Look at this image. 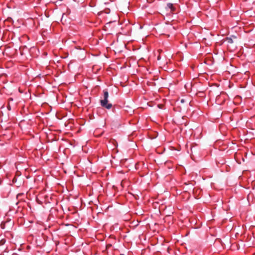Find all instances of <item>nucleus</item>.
<instances>
[{"mask_svg": "<svg viewBox=\"0 0 255 255\" xmlns=\"http://www.w3.org/2000/svg\"><path fill=\"white\" fill-rule=\"evenodd\" d=\"M166 8L170 9L171 11H174L175 10L173 4L171 3H168L167 4Z\"/></svg>", "mask_w": 255, "mask_h": 255, "instance_id": "nucleus-2", "label": "nucleus"}, {"mask_svg": "<svg viewBox=\"0 0 255 255\" xmlns=\"http://www.w3.org/2000/svg\"><path fill=\"white\" fill-rule=\"evenodd\" d=\"M103 93H104V95H103L104 98H103V99H102L100 101L101 105L103 107H104L107 109H110L112 107V105L111 103H108L109 93L107 90H104Z\"/></svg>", "mask_w": 255, "mask_h": 255, "instance_id": "nucleus-1", "label": "nucleus"}, {"mask_svg": "<svg viewBox=\"0 0 255 255\" xmlns=\"http://www.w3.org/2000/svg\"><path fill=\"white\" fill-rule=\"evenodd\" d=\"M226 41L228 43L232 44L233 43V40L232 37H227L226 38Z\"/></svg>", "mask_w": 255, "mask_h": 255, "instance_id": "nucleus-3", "label": "nucleus"}, {"mask_svg": "<svg viewBox=\"0 0 255 255\" xmlns=\"http://www.w3.org/2000/svg\"><path fill=\"white\" fill-rule=\"evenodd\" d=\"M232 37H233V38H236V36H232Z\"/></svg>", "mask_w": 255, "mask_h": 255, "instance_id": "nucleus-4", "label": "nucleus"}]
</instances>
